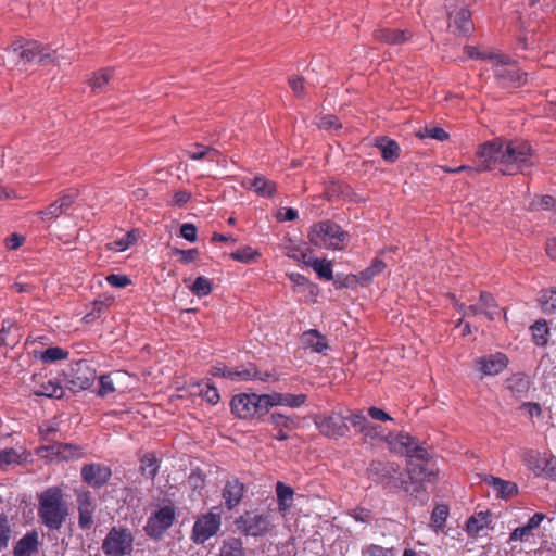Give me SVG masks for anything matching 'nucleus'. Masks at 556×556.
<instances>
[{"label": "nucleus", "mask_w": 556, "mask_h": 556, "mask_svg": "<svg viewBox=\"0 0 556 556\" xmlns=\"http://www.w3.org/2000/svg\"><path fill=\"white\" fill-rule=\"evenodd\" d=\"M479 155L484 157V168L497 169L502 175L529 174L538 164V155L525 140L496 138L479 147Z\"/></svg>", "instance_id": "f257e3e1"}, {"label": "nucleus", "mask_w": 556, "mask_h": 556, "mask_svg": "<svg viewBox=\"0 0 556 556\" xmlns=\"http://www.w3.org/2000/svg\"><path fill=\"white\" fill-rule=\"evenodd\" d=\"M38 518L49 531H58L65 523L70 507L60 486H49L37 496Z\"/></svg>", "instance_id": "f03ea898"}, {"label": "nucleus", "mask_w": 556, "mask_h": 556, "mask_svg": "<svg viewBox=\"0 0 556 556\" xmlns=\"http://www.w3.org/2000/svg\"><path fill=\"white\" fill-rule=\"evenodd\" d=\"M308 239L318 248L343 250L349 233L332 220H321L311 227Z\"/></svg>", "instance_id": "7ed1b4c3"}, {"label": "nucleus", "mask_w": 556, "mask_h": 556, "mask_svg": "<svg viewBox=\"0 0 556 556\" xmlns=\"http://www.w3.org/2000/svg\"><path fill=\"white\" fill-rule=\"evenodd\" d=\"M106 556H128L134 551V535L126 527H112L101 545Z\"/></svg>", "instance_id": "20e7f679"}, {"label": "nucleus", "mask_w": 556, "mask_h": 556, "mask_svg": "<svg viewBox=\"0 0 556 556\" xmlns=\"http://www.w3.org/2000/svg\"><path fill=\"white\" fill-rule=\"evenodd\" d=\"M400 466L393 462L372 460L367 468V476L376 483L389 488H403L409 492L406 481L400 480Z\"/></svg>", "instance_id": "39448f33"}, {"label": "nucleus", "mask_w": 556, "mask_h": 556, "mask_svg": "<svg viewBox=\"0 0 556 556\" xmlns=\"http://www.w3.org/2000/svg\"><path fill=\"white\" fill-rule=\"evenodd\" d=\"M235 523L237 529L248 536H264L274 527L270 515L257 509L244 511Z\"/></svg>", "instance_id": "423d86ee"}, {"label": "nucleus", "mask_w": 556, "mask_h": 556, "mask_svg": "<svg viewBox=\"0 0 556 556\" xmlns=\"http://www.w3.org/2000/svg\"><path fill=\"white\" fill-rule=\"evenodd\" d=\"M231 412L241 419L261 417L267 414L265 394L240 393L230 402Z\"/></svg>", "instance_id": "0eeeda50"}, {"label": "nucleus", "mask_w": 556, "mask_h": 556, "mask_svg": "<svg viewBox=\"0 0 556 556\" xmlns=\"http://www.w3.org/2000/svg\"><path fill=\"white\" fill-rule=\"evenodd\" d=\"M8 51L17 54L25 63L37 62L42 65L49 63L60 64L56 51L51 53L37 41H27L25 43L14 42Z\"/></svg>", "instance_id": "6e6552de"}, {"label": "nucleus", "mask_w": 556, "mask_h": 556, "mask_svg": "<svg viewBox=\"0 0 556 556\" xmlns=\"http://www.w3.org/2000/svg\"><path fill=\"white\" fill-rule=\"evenodd\" d=\"M176 519V508L169 503L156 509L147 520L143 530L152 540L159 541L173 526Z\"/></svg>", "instance_id": "1a4fd4ad"}, {"label": "nucleus", "mask_w": 556, "mask_h": 556, "mask_svg": "<svg viewBox=\"0 0 556 556\" xmlns=\"http://www.w3.org/2000/svg\"><path fill=\"white\" fill-rule=\"evenodd\" d=\"M493 60L495 78L503 87H519L526 83V74L510 63L508 56L496 54Z\"/></svg>", "instance_id": "9d476101"}, {"label": "nucleus", "mask_w": 556, "mask_h": 556, "mask_svg": "<svg viewBox=\"0 0 556 556\" xmlns=\"http://www.w3.org/2000/svg\"><path fill=\"white\" fill-rule=\"evenodd\" d=\"M222 517L219 514L206 513L198 517L191 531V540L200 545L214 536L220 529Z\"/></svg>", "instance_id": "9b49d317"}, {"label": "nucleus", "mask_w": 556, "mask_h": 556, "mask_svg": "<svg viewBox=\"0 0 556 556\" xmlns=\"http://www.w3.org/2000/svg\"><path fill=\"white\" fill-rule=\"evenodd\" d=\"M319 432L330 439H338L346 435L349 426L345 416L340 412L319 415L315 419Z\"/></svg>", "instance_id": "f8f14e48"}, {"label": "nucleus", "mask_w": 556, "mask_h": 556, "mask_svg": "<svg viewBox=\"0 0 556 556\" xmlns=\"http://www.w3.org/2000/svg\"><path fill=\"white\" fill-rule=\"evenodd\" d=\"M78 198V190L67 189L60 193L59 198L49 204L46 208L38 211L36 214L45 223H52L61 215L65 214L72 207Z\"/></svg>", "instance_id": "ddd939ff"}, {"label": "nucleus", "mask_w": 556, "mask_h": 556, "mask_svg": "<svg viewBox=\"0 0 556 556\" xmlns=\"http://www.w3.org/2000/svg\"><path fill=\"white\" fill-rule=\"evenodd\" d=\"M393 448L409 458H416L418 460L430 459V454L427 448L419 444L415 437L409 433L400 432L393 439L388 441Z\"/></svg>", "instance_id": "4468645a"}, {"label": "nucleus", "mask_w": 556, "mask_h": 556, "mask_svg": "<svg viewBox=\"0 0 556 556\" xmlns=\"http://www.w3.org/2000/svg\"><path fill=\"white\" fill-rule=\"evenodd\" d=\"M78 510V527L81 530H90L94 523L97 504L90 491L79 490L76 492Z\"/></svg>", "instance_id": "2eb2a0df"}, {"label": "nucleus", "mask_w": 556, "mask_h": 556, "mask_svg": "<svg viewBox=\"0 0 556 556\" xmlns=\"http://www.w3.org/2000/svg\"><path fill=\"white\" fill-rule=\"evenodd\" d=\"M80 476L86 484L93 489H100L110 480L112 470L109 466L91 463L81 467Z\"/></svg>", "instance_id": "dca6fc26"}, {"label": "nucleus", "mask_w": 556, "mask_h": 556, "mask_svg": "<svg viewBox=\"0 0 556 556\" xmlns=\"http://www.w3.org/2000/svg\"><path fill=\"white\" fill-rule=\"evenodd\" d=\"M508 362L506 354L496 352L488 356L478 357L475 359V366L485 376H495L507 367Z\"/></svg>", "instance_id": "f3484780"}, {"label": "nucleus", "mask_w": 556, "mask_h": 556, "mask_svg": "<svg viewBox=\"0 0 556 556\" xmlns=\"http://www.w3.org/2000/svg\"><path fill=\"white\" fill-rule=\"evenodd\" d=\"M306 401L307 395L304 393L291 394L274 392L270 394H265V404L267 407V413L274 406H287L290 408H298L304 405Z\"/></svg>", "instance_id": "a211bd4d"}, {"label": "nucleus", "mask_w": 556, "mask_h": 556, "mask_svg": "<svg viewBox=\"0 0 556 556\" xmlns=\"http://www.w3.org/2000/svg\"><path fill=\"white\" fill-rule=\"evenodd\" d=\"M372 37L380 43L396 46L408 42L413 38V33L408 29L381 27L374 30Z\"/></svg>", "instance_id": "6ab92c4d"}, {"label": "nucleus", "mask_w": 556, "mask_h": 556, "mask_svg": "<svg viewBox=\"0 0 556 556\" xmlns=\"http://www.w3.org/2000/svg\"><path fill=\"white\" fill-rule=\"evenodd\" d=\"M244 491L245 486L238 478H231L226 481L222 490V497L228 510H232L240 504Z\"/></svg>", "instance_id": "aec40b11"}, {"label": "nucleus", "mask_w": 556, "mask_h": 556, "mask_svg": "<svg viewBox=\"0 0 556 556\" xmlns=\"http://www.w3.org/2000/svg\"><path fill=\"white\" fill-rule=\"evenodd\" d=\"M448 27L462 35H467L473 29L470 11L462 7L458 11H448Z\"/></svg>", "instance_id": "412c9836"}, {"label": "nucleus", "mask_w": 556, "mask_h": 556, "mask_svg": "<svg viewBox=\"0 0 556 556\" xmlns=\"http://www.w3.org/2000/svg\"><path fill=\"white\" fill-rule=\"evenodd\" d=\"M407 472L409 479L416 483L414 491H418L424 482H433L437 480V472L433 469H429L426 465L408 462Z\"/></svg>", "instance_id": "4be33fe9"}, {"label": "nucleus", "mask_w": 556, "mask_h": 556, "mask_svg": "<svg viewBox=\"0 0 556 556\" xmlns=\"http://www.w3.org/2000/svg\"><path fill=\"white\" fill-rule=\"evenodd\" d=\"M39 548V535L35 530L24 534L13 547V556H34Z\"/></svg>", "instance_id": "5701e85b"}, {"label": "nucleus", "mask_w": 556, "mask_h": 556, "mask_svg": "<svg viewBox=\"0 0 556 556\" xmlns=\"http://www.w3.org/2000/svg\"><path fill=\"white\" fill-rule=\"evenodd\" d=\"M531 380L528 375L525 372H516L513 374L505 380L506 389L510 392V394L516 399H521L527 396L530 388Z\"/></svg>", "instance_id": "b1692460"}, {"label": "nucleus", "mask_w": 556, "mask_h": 556, "mask_svg": "<svg viewBox=\"0 0 556 556\" xmlns=\"http://www.w3.org/2000/svg\"><path fill=\"white\" fill-rule=\"evenodd\" d=\"M375 146L379 149L382 159L386 162L394 163L400 156L399 143L388 137H378L375 140Z\"/></svg>", "instance_id": "393cba45"}, {"label": "nucleus", "mask_w": 556, "mask_h": 556, "mask_svg": "<svg viewBox=\"0 0 556 556\" xmlns=\"http://www.w3.org/2000/svg\"><path fill=\"white\" fill-rule=\"evenodd\" d=\"M484 481L491 485L496 492V495L502 498L511 497L518 492L517 484L511 481H506L494 476H486Z\"/></svg>", "instance_id": "a878e982"}, {"label": "nucleus", "mask_w": 556, "mask_h": 556, "mask_svg": "<svg viewBox=\"0 0 556 556\" xmlns=\"http://www.w3.org/2000/svg\"><path fill=\"white\" fill-rule=\"evenodd\" d=\"M346 421H350L351 425L365 437H375L377 427L370 424L366 416L361 412H352L349 416H345Z\"/></svg>", "instance_id": "bb28decb"}, {"label": "nucleus", "mask_w": 556, "mask_h": 556, "mask_svg": "<svg viewBox=\"0 0 556 556\" xmlns=\"http://www.w3.org/2000/svg\"><path fill=\"white\" fill-rule=\"evenodd\" d=\"M270 422L274 425L276 432L273 437L278 441H285L289 438V432L292 430V419L279 413L270 415Z\"/></svg>", "instance_id": "cd10ccee"}, {"label": "nucleus", "mask_w": 556, "mask_h": 556, "mask_svg": "<svg viewBox=\"0 0 556 556\" xmlns=\"http://www.w3.org/2000/svg\"><path fill=\"white\" fill-rule=\"evenodd\" d=\"M491 521V514L489 510L479 511L469 517L466 522V531L469 536L476 538Z\"/></svg>", "instance_id": "c85d7f7f"}, {"label": "nucleus", "mask_w": 556, "mask_h": 556, "mask_svg": "<svg viewBox=\"0 0 556 556\" xmlns=\"http://www.w3.org/2000/svg\"><path fill=\"white\" fill-rule=\"evenodd\" d=\"M302 343L317 353H324L328 349L326 337L315 329L303 332Z\"/></svg>", "instance_id": "c756f323"}, {"label": "nucleus", "mask_w": 556, "mask_h": 556, "mask_svg": "<svg viewBox=\"0 0 556 556\" xmlns=\"http://www.w3.org/2000/svg\"><path fill=\"white\" fill-rule=\"evenodd\" d=\"M532 340L538 346H546L548 343L549 337V327L545 319H539L534 324H532L529 328Z\"/></svg>", "instance_id": "7c9ffc66"}, {"label": "nucleus", "mask_w": 556, "mask_h": 556, "mask_svg": "<svg viewBox=\"0 0 556 556\" xmlns=\"http://www.w3.org/2000/svg\"><path fill=\"white\" fill-rule=\"evenodd\" d=\"M186 154L190 159L195 161L206 159L211 162L218 161V157L220 155V153L216 149H213L201 143H195L191 150L186 151Z\"/></svg>", "instance_id": "2f4dec72"}, {"label": "nucleus", "mask_w": 556, "mask_h": 556, "mask_svg": "<svg viewBox=\"0 0 556 556\" xmlns=\"http://www.w3.org/2000/svg\"><path fill=\"white\" fill-rule=\"evenodd\" d=\"M250 188L263 198L273 197L277 190L276 184L264 176H255L251 181Z\"/></svg>", "instance_id": "473e14b6"}, {"label": "nucleus", "mask_w": 556, "mask_h": 556, "mask_svg": "<svg viewBox=\"0 0 556 556\" xmlns=\"http://www.w3.org/2000/svg\"><path fill=\"white\" fill-rule=\"evenodd\" d=\"M384 268V262L375 257L367 268L358 273L357 280L362 286L368 285L377 275L381 274Z\"/></svg>", "instance_id": "72a5a7b5"}, {"label": "nucleus", "mask_w": 556, "mask_h": 556, "mask_svg": "<svg viewBox=\"0 0 556 556\" xmlns=\"http://www.w3.org/2000/svg\"><path fill=\"white\" fill-rule=\"evenodd\" d=\"M448 515L450 509L445 504H439L433 508L431 514V527L435 533L444 531Z\"/></svg>", "instance_id": "f704fd0d"}, {"label": "nucleus", "mask_w": 556, "mask_h": 556, "mask_svg": "<svg viewBox=\"0 0 556 556\" xmlns=\"http://www.w3.org/2000/svg\"><path fill=\"white\" fill-rule=\"evenodd\" d=\"M479 301L482 313L488 317V319L494 320L500 314V306L494 296L489 292L482 291L480 292Z\"/></svg>", "instance_id": "c9c22d12"}, {"label": "nucleus", "mask_w": 556, "mask_h": 556, "mask_svg": "<svg viewBox=\"0 0 556 556\" xmlns=\"http://www.w3.org/2000/svg\"><path fill=\"white\" fill-rule=\"evenodd\" d=\"M294 491L291 486L285 484L283 482H277L276 484V495L278 501V507L281 513L288 510L291 506V502L293 500Z\"/></svg>", "instance_id": "e433bc0d"}, {"label": "nucleus", "mask_w": 556, "mask_h": 556, "mask_svg": "<svg viewBox=\"0 0 556 556\" xmlns=\"http://www.w3.org/2000/svg\"><path fill=\"white\" fill-rule=\"evenodd\" d=\"M538 302L541 311L546 314H553L556 312V289L549 288L544 289L540 292Z\"/></svg>", "instance_id": "4c0bfd02"}, {"label": "nucleus", "mask_w": 556, "mask_h": 556, "mask_svg": "<svg viewBox=\"0 0 556 556\" xmlns=\"http://www.w3.org/2000/svg\"><path fill=\"white\" fill-rule=\"evenodd\" d=\"M254 364H249L248 366H240L236 368L229 367V371H227V379L235 382L250 381L254 379Z\"/></svg>", "instance_id": "58836bf2"}, {"label": "nucleus", "mask_w": 556, "mask_h": 556, "mask_svg": "<svg viewBox=\"0 0 556 556\" xmlns=\"http://www.w3.org/2000/svg\"><path fill=\"white\" fill-rule=\"evenodd\" d=\"M159 468V460L153 453H147L140 458V470L143 476L154 479Z\"/></svg>", "instance_id": "ea45409f"}, {"label": "nucleus", "mask_w": 556, "mask_h": 556, "mask_svg": "<svg viewBox=\"0 0 556 556\" xmlns=\"http://www.w3.org/2000/svg\"><path fill=\"white\" fill-rule=\"evenodd\" d=\"M198 394L201 395L207 403L215 405L219 402V392L210 380H203L197 384Z\"/></svg>", "instance_id": "a19ab883"}, {"label": "nucleus", "mask_w": 556, "mask_h": 556, "mask_svg": "<svg viewBox=\"0 0 556 556\" xmlns=\"http://www.w3.org/2000/svg\"><path fill=\"white\" fill-rule=\"evenodd\" d=\"M219 556H244L242 541L237 538L225 540L220 547Z\"/></svg>", "instance_id": "79ce46f5"}, {"label": "nucleus", "mask_w": 556, "mask_h": 556, "mask_svg": "<svg viewBox=\"0 0 556 556\" xmlns=\"http://www.w3.org/2000/svg\"><path fill=\"white\" fill-rule=\"evenodd\" d=\"M38 396L55 397L60 399L63 395V388L56 380H48L40 386L39 390L35 391Z\"/></svg>", "instance_id": "37998d69"}, {"label": "nucleus", "mask_w": 556, "mask_h": 556, "mask_svg": "<svg viewBox=\"0 0 556 556\" xmlns=\"http://www.w3.org/2000/svg\"><path fill=\"white\" fill-rule=\"evenodd\" d=\"M112 74L113 71L110 68H104L94 73L89 80V86L91 87L92 91L96 93L101 92L112 78Z\"/></svg>", "instance_id": "c03bdc74"}, {"label": "nucleus", "mask_w": 556, "mask_h": 556, "mask_svg": "<svg viewBox=\"0 0 556 556\" xmlns=\"http://www.w3.org/2000/svg\"><path fill=\"white\" fill-rule=\"evenodd\" d=\"M290 281L293 285V289L296 292L307 291L309 294H314L316 286L312 283L306 277L299 273H291L288 275Z\"/></svg>", "instance_id": "a18cd8bd"}, {"label": "nucleus", "mask_w": 556, "mask_h": 556, "mask_svg": "<svg viewBox=\"0 0 556 556\" xmlns=\"http://www.w3.org/2000/svg\"><path fill=\"white\" fill-rule=\"evenodd\" d=\"M190 290L194 295L199 298L206 296L213 290V282L211 279L204 276H199L195 278L192 286H190Z\"/></svg>", "instance_id": "49530a36"}, {"label": "nucleus", "mask_w": 556, "mask_h": 556, "mask_svg": "<svg viewBox=\"0 0 556 556\" xmlns=\"http://www.w3.org/2000/svg\"><path fill=\"white\" fill-rule=\"evenodd\" d=\"M70 353L65 350H63L60 346H52L48 348L45 351L40 352V359L45 364H51L56 361L66 359L68 357Z\"/></svg>", "instance_id": "de8ad7c7"}, {"label": "nucleus", "mask_w": 556, "mask_h": 556, "mask_svg": "<svg viewBox=\"0 0 556 556\" xmlns=\"http://www.w3.org/2000/svg\"><path fill=\"white\" fill-rule=\"evenodd\" d=\"M362 556H396V552L394 547L370 543L362 547Z\"/></svg>", "instance_id": "09e8293b"}, {"label": "nucleus", "mask_w": 556, "mask_h": 556, "mask_svg": "<svg viewBox=\"0 0 556 556\" xmlns=\"http://www.w3.org/2000/svg\"><path fill=\"white\" fill-rule=\"evenodd\" d=\"M309 265L317 273L318 277L325 280L333 278L332 266L330 262L320 258H314Z\"/></svg>", "instance_id": "8fccbe9b"}, {"label": "nucleus", "mask_w": 556, "mask_h": 556, "mask_svg": "<svg viewBox=\"0 0 556 556\" xmlns=\"http://www.w3.org/2000/svg\"><path fill=\"white\" fill-rule=\"evenodd\" d=\"M22 454H20L15 448L9 447L0 450V468L3 469L7 466L21 464Z\"/></svg>", "instance_id": "3c124183"}, {"label": "nucleus", "mask_w": 556, "mask_h": 556, "mask_svg": "<svg viewBox=\"0 0 556 556\" xmlns=\"http://www.w3.org/2000/svg\"><path fill=\"white\" fill-rule=\"evenodd\" d=\"M172 256H178V262L188 265L197 261L199 256V250L198 249H188V250H181L179 248H172L170 250Z\"/></svg>", "instance_id": "603ef678"}, {"label": "nucleus", "mask_w": 556, "mask_h": 556, "mask_svg": "<svg viewBox=\"0 0 556 556\" xmlns=\"http://www.w3.org/2000/svg\"><path fill=\"white\" fill-rule=\"evenodd\" d=\"M417 137L420 139L431 138L438 141H445L450 138V135L441 127H425L417 132Z\"/></svg>", "instance_id": "864d4df0"}, {"label": "nucleus", "mask_w": 556, "mask_h": 556, "mask_svg": "<svg viewBox=\"0 0 556 556\" xmlns=\"http://www.w3.org/2000/svg\"><path fill=\"white\" fill-rule=\"evenodd\" d=\"M555 205V199L552 195H536L529 203L530 211L551 210Z\"/></svg>", "instance_id": "5fc2aeb1"}, {"label": "nucleus", "mask_w": 556, "mask_h": 556, "mask_svg": "<svg viewBox=\"0 0 556 556\" xmlns=\"http://www.w3.org/2000/svg\"><path fill=\"white\" fill-rule=\"evenodd\" d=\"M256 256H258V253L248 245L240 248L230 254V257L232 260L244 264L253 262L256 258Z\"/></svg>", "instance_id": "6e6d98bb"}, {"label": "nucleus", "mask_w": 556, "mask_h": 556, "mask_svg": "<svg viewBox=\"0 0 556 556\" xmlns=\"http://www.w3.org/2000/svg\"><path fill=\"white\" fill-rule=\"evenodd\" d=\"M349 516H351L355 521L362 523H371L374 520V514L370 509L362 506H357L349 511Z\"/></svg>", "instance_id": "4d7b16f0"}, {"label": "nucleus", "mask_w": 556, "mask_h": 556, "mask_svg": "<svg viewBox=\"0 0 556 556\" xmlns=\"http://www.w3.org/2000/svg\"><path fill=\"white\" fill-rule=\"evenodd\" d=\"M11 538V529L5 515L0 514V551L7 548Z\"/></svg>", "instance_id": "13d9d810"}, {"label": "nucleus", "mask_w": 556, "mask_h": 556, "mask_svg": "<svg viewBox=\"0 0 556 556\" xmlns=\"http://www.w3.org/2000/svg\"><path fill=\"white\" fill-rule=\"evenodd\" d=\"M105 307L106 306H105L104 302H102V301H94L92 303L91 311L88 312L83 317V321L86 323V324H89V323H92L96 319L100 318L102 316V314L104 313Z\"/></svg>", "instance_id": "bf43d9fd"}, {"label": "nucleus", "mask_w": 556, "mask_h": 556, "mask_svg": "<svg viewBox=\"0 0 556 556\" xmlns=\"http://www.w3.org/2000/svg\"><path fill=\"white\" fill-rule=\"evenodd\" d=\"M99 384L98 395L101 397H105L115 391L113 381L109 375H102Z\"/></svg>", "instance_id": "052dcab7"}, {"label": "nucleus", "mask_w": 556, "mask_h": 556, "mask_svg": "<svg viewBox=\"0 0 556 556\" xmlns=\"http://www.w3.org/2000/svg\"><path fill=\"white\" fill-rule=\"evenodd\" d=\"M188 482L192 489H202L205 484V475L200 468H195L191 471L188 478Z\"/></svg>", "instance_id": "680f3d73"}, {"label": "nucleus", "mask_w": 556, "mask_h": 556, "mask_svg": "<svg viewBox=\"0 0 556 556\" xmlns=\"http://www.w3.org/2000/svg\"><path fill=\"white\" fill-rule=\"evenodd\" d=\"M533 535V531L527 526L516 528L509 536V541H528Z\"/></svg>", "instance_id": "e2e57ef3"}, {"label": "nucleus", "mask_w": 556, "mask_h": 556, "mask_svg": "<svg viewBox=\"0 0 556 556\" xmlns=\"http://www.w3.org/2000/svg\"><path fill=\"white\" fill-rule=\"evenodd\" d=\"M106 282L111 287L115 288H125L128 285H130V279L126 275H119V274H111L106 276Z\"/></svg>", "instance_id": "0e129e2a"}, {"label": "nucleus", "mask_w": 556, "mask_h": 556, "mask_svg": "<svg viewBox=\"0 0 556 556\" xmlns=\"http://www.w3.org/2000/svg\"><path fill=\"white\" fill-rule=\"evenodd\" d=\"M198 229L191 223H185L180 227V236L188 240L189 242H195L198 239Z\"/></svg>", "instance_id": "69168bd1"}, {"label": "nucleus", "mask_w": 556, "mask_h": 556, "mask_svg": "<svg viewBox=\"0 0 556 556\" xmlns=\"http://www.w3.org/2000/svg\"><path fill=\"white\" fill-rule=\"evenodd\" d=\"M25 242V237L16 232L10 235L4 239V245L8 250H17Z\"/></svg>", "instance_id": "338daca9"}, {"label": "nucleus", "mask_w": 556, "mask_h": 556, "mask_svg": "<svg viewBox=\"0 0 556 556\" xmlns=\"http://www.w3.org/2000/svg\"><path fill=\"white\" fill-rule=\"evenodd\" d=\"M289 85H290V88L292 89L293 93L298 98H303L305 96L304 79L302 77L289 78Z\"/></svg>", "instance_id": "774afa93"}]
</instances>
